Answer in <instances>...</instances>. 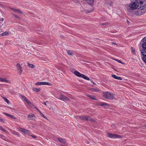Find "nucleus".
<instances>
[{"label":"nucleus","instance_id":"1","mask_svg":"<svg viewBox=\"0 0 146 146\" xmlns=\"http://www.w3.org/2000/svg\"><path fill=\"white\" fill-rule=\"evenodd\" d=\"M138 8L135 14L137 15H142L146 11V1L145 0H138Z\"/></svg>","mask_w":146,"mask_h":146},{"label":"nucleus","instance_id":"2","mask_svg":"<svg viewBox=\"0 0 146 146\" xmlns=\"http://www.w3.org/2000/svg\"><path fill=\"white\" fill-rule=\"evenodd\" d=\"M142 40L143 43L141 45L142 49L140 50L142 55L143 56L142 57V60L146 64V37H144Z\"/></svg>","mask_w":146,"mask_h":146},{"label":"nucleus","instance_id":"3","mask_svg":"<svg viewBox=\"0 0 146 146\" xmlns=\"http://www.w3.org/2000/svg\"><path fill=\"white\" fill-rule=\"evenodd\" d=\"M138 0L135 1H132L129 4V7L131 10H134L138 8Z\"/></svg>","mask_w":146,"mask_h":146},{"label":"nucleus","instance_id":"4","mask_svg":"<svg viewBox=\"0 0 146 146\" xmlns=\"http://www.w3.org/2000/svg\"><path fill=\"white\" fill-rule=\"evenodd\" d=\"M103 96L105 98L112 100L114 98V94L110 92H103Z\"/></svg>","mask_w":146,"mask_h":146},{"label":"nucleus","instance_id":"5","mask_svg":"<svg viewBox=\"0 0 146 146\" xmlns=\"http://www.w3.org/2000/svg\"><path fill=\"white\" fill-rule=\"evenodd\" d=\"M108 136L109 137L113 138H115L121 137V136L118 135L108 133L107 134Z\"/></svg>","mask_w":146,"mask_h":146},{"label":"nucleus","instance_id":"6","mask_svg":"<svg viewBox=\"0 0 146 146\" xmlns=\"http://www.w3.org/2000/svg\"><path fill=\"white\" fill-rule=\"evenodd\" d=\"M35 85L36 86H40L41 85H48L50 86L51 85V84L48 82H36L35 84Z\"/></svg>","mask_w":146,"mask_h":146},{"label":"nucleus","instance_id":"7","mask_svg":"<svg viewBox=\"0 0 146 146\" xmlns=\"http://www.w3.org/2000/svg\"><path fill=\"white\" fill-rule=\"evenodd\" d=\"M17 68L18 73L20 75L21 74L22 70V67L21 65L19 63L17 64Z\"/></svg>","mask_w":146,"mask_h":146},{"label":"nucleus","instance_id":"8","mask_svg":"<svg viewBox=\"0 0 146 146\" xmlns=\"http://www.w3.org/2000/svg\"><path fill=\"white\" fill-rule=\"evenodd\" d=\"M56 97L60 100L65 101L69 100V99L68 98L62 95H61L60 96H58Z\"/></svg>","mask_w":146,"mask_h":146},{"label":"nucleus","instance_id":"9","mask_svg":"<svg viewBox=\"0 0 146 146\" xmlns=\"http://www.w3.org/2000/svg\"><path fill=\"white\" fill-rule=\"evenodd\" d=\"M19 131L21 132H23L25 134H27L28 135L30 133V131L29 130H26L24 128H20L19 129Z\"/></svg>","mask_w":146,"mask_h":146},{"label":"nucleus","instance_id":"10","mask_svg":"<svg viewBox=\"0 0 146 146\" xmlns=\"http://www.w3.org/2000/svg\"><path fill=\"white\" fill-rule=\"evenodd\" d=\"M0 82H5L7 83H9V81L6 80L5 78H2L0 77Z\"/></svg>","mask_w":146,"mask_h":146},{"label":"nucleus","instance_id":"11","mask_svg":"<svg viewBox=\"0 0 146 146\" xmlns=\"http://www.w3.org/2000/svg\"><path fill=\"white\" fill-rule=\"evenodd\" d=\"M21 98L27 104L28 102H29V100L27 99L26 97L23 96L21 95Z\"/></svg>","mask_w":146,"mask_h":146},{"label":"nucleus","instance_id":"12","mask_svg":"<svg viewBox=\"0 0 146 146\" xmlns=\"http://www.w3.org/2000/svg\"><path fill=\"white\" fill-rule=\"evenodd\" d=\"M3 114H5V115L7 116L11 117V118H13L15 119H16V117H14V116L12 115L9 114H8V113H4Z\"/></svg>","mask_w":146,"mask_h":146},{"label":"nucleus","instance_id":"13","mask_svg":"<svg viewBox=\"0 0 146 146\" xmlns=\"http://www.w3.org/2000/svg\"><path fill=\"white\" fill-rule=\"evenodd\" d=\"M11 9L16 13H21V11H20V10L18 9H17L14 8H11Z\"/></svg>","mask_w":146,"mask_h":146},{"label":"nucleus","instance_id":"14","mask_svg":"<svg viewBox=\"0 0 146 146\" xmlns=\"http://www.w3.org/2000/svg\"><path fill=\"white\" fill-rule=\"evenodd\" d=\"M81 77H82L84 79L87 80H90V78L89 77H88L86 76V75H84V74H82L81 76H80Z\"/></svg>","mask_w":146,"mask_h":146},{"label":"nucleus","instance_id":"15","mask_svg":"<svg viewBox=\"0 0 146 146\" xmlns=\"http://www.w3.org/2000/svg\"><path fill=\"white\" fill-rule=\"evenodd\" d=\"M112 76L113 78L119 80H122L121 77L117 76L115 75H112Z\"/></svg>","mask_w":146,"mask_h":146},{"label":"nucleus","instance_id":"16","mask_svg":"<svg viewBox=\"0 0 146 146\" xmlns=\"http://www.w3.org/2000/svg\"><path fill=\"white\" fill-rule=\"evenodd\" d=\"M35 117V115L33 113H30L28 115V117L30 118V119H33V117Z\"/></svg>","mask_w":146,"mask_h":146},{"label":"nucleus","instance_id":"17","mask_svg":"<svg viewBox=\"0 0 146 146\" xmlns=\"http://www.w3.org/2000/svg\"><path fill=\"white\" fill-rule=\"evenodd\" d=\"M81 119H85L86 120H91V119L90 117H88L81 116Z\"/></svg>","mask_w":146,"mask_h":146},{"label":"nucleus","instance_id":"18","mask_svg":"<svg viewBox=\"0 0 146 146\" xmlns=\"http://www.w3.org/2000/svg\"><path fill=\"white\" fill-rule=\"evenodd\" d=\"M74 74L76 75L79 77H80L82 74L80 73L79 72L77 71H75L74 72Z\"/></svg>","mask_w":146,"mask_h":146},{"label":"nucleus","instance_id":"19","mask_svg":"<svg viewBox=\"0 0 146 146\" xmlns=\"http://www.w3.org/2000/svg\"><path fill=\"white\" fill-rule=\"evenodd\" d=\"M33 90L36 92H38L40 91V88H33L32 89Z\"/></svg>","mask_w":146,"mask_h":146},{"label":"nucleus","instance_id":"20","mask_svg":"<svg viewBox=\"0 0 146 146\" xmlns=\"http://www.w3.org/2000/svg\"><path fill=\"white\" fill-rule=\"evenodd\" d=\"M58 141L61 143L64 144H65V141L64 139L61 138H58Z\"/></svg>","mask_w":146,"mask_h":146},{"label":"nucleus","instance_id":"21","mask_svg":"<svg viewBox=\"0 0 146 146\" xmlns=\"http://www.w3.org/2000/svg\"><path fill=\"white\" fill-rule=\"evenodd\" d=\"M27 104L31 108H33L34 107V106L33 104L31 103L30 100L27 103Z\"/></svg>","mask_w":146,"mask_h":146},{"label":"nucleus","instance_id":"22","mask_svg":"<svg viewBox=\"0 0 146 146\" xmlns=\"http://www.w3.org/2000/svg\"><path fill=\"white\" fill-rule=\"evenodd\" d=\"M9 130L11 131V132L12 133H13L14 134L17 135H19V133L17 132H15V131H13V130H12L11 129H9Z\"/></svg>","mask_w":146,"mask_h":146},{"label":"nucleus","instance_id":"23","mask_svg":"<svg viewBox=\"0 0 146 146\" xmlns=\"http://www.w3.org/2000/svg\"><path fill=\"white\" fill-rule=\"evenodd\" d=\"M9 34V33L7 31H5L3 33H2L1 34L2 36H5L8 35Z\"/></svg>","mask_w":146,"mask_h":146},{"label":"nucleus","instance_id":"24","mask_svg":"<svg viewBox=\"0 0 146 146\" xmlns=\"http://www.w3.org/2000/svg\"><path fill=\"white\" fill-rule=\"evenodd\" d=\"M98 105L104 106H108V104L106 103H100L98 104Z\"/></svg>","mask_w":146,"mask_h":146},{"label":"nucleus","instance_id":"25","mask_svg":"<svg viewBox=\"0 0 146 146\" xmlns=\"http://www.w3.org/2000/svg\"><path fill=\"white\" fill-rule=\"evenodd\" d=\"M27 64L28 66L31 68H34L35 67V66L33 64H30L29 63H28Z\"/></svg>","mask_w":146,"mask_h":146},{"label":"nucleus","instance_id":"26","mask_svg":"<svg viewBox=\"0 0 146 146\" xmlns=\"http://www.w3.org/2000/svg\"><path fill=\"white\" fill-rule=\"evenodd\" d=\"M0 130H2L5 133L7 132V131L1 126H0Z\"/></svg>","mask_w":146,"mask_h":146},{"label":"nucleus","instance_id":"27","mask_svg":"<svg viewBox=\"0 0 146 146\" xmlns=\"http://www.w3.org/2000/svg\"><path fill=\"white\" fill-rule=\"evenodd\" d=\"M3 99L8 104H9L10 103L9 101V100L7 99L6 98H3Z\"/></svg>","mask_w":146,"mask_h":146},{"label":"nucleus","instance_id":"28","mask_svg":"<svg viewBox=\"0 0 146 146\" xmlns=\"http://www.w3.org/2000/svg\"><path fill=\"white\" fill-rule=\"evenodd\" d=\"M89 4L90 5H92L94 3L93 0H90L89 1Z\"/></svg>","mask_w":146,"mask_h":146},{"label":"nucleus","instance_id":"29","mask_svg":"<svg viewBox=\"0 0 146 146\" xmlns=\"http://www.w3.org/2000/svg\"><path fill=\"white\" fill-rule=\"evenodd\" d=\"M67 52L68 54L70 55H72V54H73V53H72V52L70 50H68L67 51Z\"/></svg>","mask_w":146,"mask_h":146},{"label":"nucleus","instance_id":"30","mask_svg":"<svg viewBox=\"0 0 146 146\" xmlns=\"http://www.w3.org/2000/svg\"><path fill=\"white\" fill-rule=\"evenodd\" d=\"M89 97L90 98H91L92 99H94V100H96L95 98V97L94 96H90L89 95Z\"/></svg>","mask_w":146,"mask_h":146},{"label":"nucleus","instance_id":"31","mask_svg":"<svg viewBox=\"0 0 146 146\" xmlns=\"http://www.w3.org/2000/svg\"><path fill=\"white\" fill-rule=\"evenodd\" d=\"M108 4L109 5H110V6H111L113 4V3L112 2H110L109 3H108Z\"/></svg>","mask_w":146,"mask_h":146},{"label":"nucleus","instance_id":"32","mask_svg":"<svg viewBox=\"0 0 146 146\" xmlns=\"http://www.w3.org/2000/svg\"><path fill=\"white\" fill-rule=\"evenodd\" d=\"M131 50H132V52L133 53H134V54H135V50L134 49V48H133V47H131Z\"/></svg>","mask_w":146,"mask_h":146},{"label":"nucleus","instance_id":"33","mask_svg":"<svg viewBox=\"0 0 146 146\" xmlns=\"http://www.w3.org/2000/svg\"><path fill=\"white\" fill-rule=\"evenodd\" d=\"M33 108H36V110L39 112V113H40L41 111H40V110H39L36 107L34 106V107Z\"/></svg>","mask_w":146,"mask_h":146},{"label":"nucleus","instance_id":"34","mask_svg":"<svg viewBox=\"0 0 146 146\" xmlns=\"http://www.w3.org/2000/svg\"><path fill=\"white\" fill-rule=\"evenodd\" d=\"M46 103H48V101H46L45 102H44L43 104H44L45 106H46L47 105Z\"/></svg>","mask_w":146,"mask_h":146},{"label":"nucleus","instance_id":"35","mask_svg":"<svg viewBox=\"0 0 146 146\" xmlns=\"http://www.w3.org/2000/svg\"><path fill=\"white\" fill-rule=\"evenodd\" d=\"M4 120L2 118H0V121L1 122H3Z\"/></svg>","mask_w":146,"mask_h":146},{"label":"nucleus","instance_id":"36","mask_svg":"<svg viewBox=\"0 0 146 146\" xmlns=\"http://www.w3.org/2000/svg\"><path fill=\"white\" fill-rule=\"evenodd\" d=\"M115 60L119 63H121V62L120 60Z\"/></svg>","mask_w":146,"mask_h":146},{"label":"nucleus","instance_id":"37","mask_svg":"<svg viewBox=\"0 0 146 146\" xmlns=\"http://www.w3.org/2000/svg\"><path fill=\"white\" fill-rule=\"evenodd\" d=\"M40 115L42 116H42L44 115L43 114V113H42L41 112H40Z\"/></svg>","mask_w":146,"mask_h":146},{"label":"nucleus","instance_id":"38","mask_svg":"<svg viewBox=\"0 0 146 146\" xmlns=\"http://www.w3.org/2000/svg\"><path fill=\"white\" fill-rule=\"evenodd\" d=\"M32 136L34 138H36V136L35 135H32Z\"/></svg>","mask_w":146,"mask_h":146},{"label":"nucleus","instance_id":"39","mask_svg":"<svg viewBox=\"0 0 146 146\" xmlns=\"http://www.w3.org/2000/svg\"><path fill=\"white\" fill-rule=\"evenodd\" d=\"M95 91L96 92H98V91H99V90L98 89H96L95 90Z\"/></svg>","mask_w":146,"mask_h":146},{"label":"nucleus","instance_id":"40","mask_svg":"<svg viewBox=\"0 0 146 146\" xmlns=\"http://www.w3.org/2000/svg\"><path fill=\"white\" fill-rule=\"evenodd\" d=\"M42 117H44V118H45V119H46V117L44 115L43 116H42Z\"/></svg>","mask_w":146,"mask_h":146},{"label":"nucleus","instance_id":"41","mask_svg":"<svg viewBox=\"0 0 146 146\" xmlns=\"http://www.w3.org/2000/svg\"><path fill=\"white\" fill-rule=\"evenodd\" d=\"M112 44H114V43H112Z\"/></svg>","mask_w":146,"mask_h":146},{"label":"nucleus","instance_id":"42","mask_svg":"<svg viewBox=\"0 0 146 146\" xmlns=\"http://www.w3.org/2000/svg\"><path fill=\"white\" fill-rule=\"evenodd\" d=\"M127 22H128V20L127 21Z\"/></svg>","mask_w":146,"mask_h":146},{"label":"nucleus","instance_id":"43","mask_svg":"<svg viewBox=\"0 0 146 146\" xmlns=\"http://www.w3.org/2000/svg\"><path fill=\"white\" fill-rule=\"evenodd\" d=\"M104 24H104V23H103V25H104Z\"/></svg>","mask_w":146,"mask_h":146},{"label":"nucleus","instance_id":"44","mask_svg":"<svg viewBox=\"0 0 146 146\" xmlns=\"http://www.w3.org/2000/svg\"><path fill=\"white\" fill-rule=\"evenodd\" d=\"M145 128H146V125L145 126Z\"/></svg>","mask_w":146,"mask_h":146}]
</instances>
